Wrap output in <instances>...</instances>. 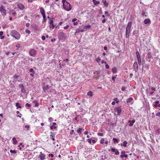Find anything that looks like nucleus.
<instances>
[{
	"mask_svg": "<svg viewBox=\"0 0 160 160\" xmlns=\"http://www.w3.org/2000/svg\"><path fill=\"white\" fill-rule=\"evenodd\" d=\"M147 14H146L145 11L144 10H143L142 12V16H145V17H147Z\"/></svg>",
	"mask_w": 160,
	"mask_h": 160,
	"instance_id": "4be33fe9",
	"label": "nucleus"
},
{
	"mask_svg": "<svg viewBox=\"0 0 160 160\" xmlns=\"http://www.w3.org/2000/svg\"><path fill=\"white\" fill-rule=\"evenodd\" d=\"M12 140L13 141V144H15L17 143V141L16 140V138L14 137L12 139Z\"/></svg>",
	"mask_w": 160,
	"mask_h": 160,
	"instance_id": "aec40b11",
	"label": "nucleus"
},
{
	"mask_svg": "<svg viewBox=\"0 0 160 160\" xmlns=\"http://www.w3.org/2000/svg\"><path fill=\"white\" fill-rule=\"evenodd\" d=\"M138 60L139 65L140 66L141 65L142 63L141 59H138Z\"/></svg>",
	"mask_w": 160,
	"mask_h": 160,
	"instance_id": "473e14b6",
	"label": "nucleus"
},
{
	"mask_svg": "<svg viewBox=\"0 0 160 160\" xmlns=\"http://www.w3.org/2000/svg\"><path fill=\"white\" fill-rule=\"evenodd\" d=\"M133 66L134 68L135 71L137 72L138 70V63L137 62H135L133 64Z\"/></svg>",
	"mask_w": 160,
	"mask_h": 160,
	"instance_id": "0eeeda50",
	"label": "nucleus"
},
{
	"mask_svg": "<svg viewBox=\"0 0 160 160\" xmlns=\"http://www.w3.org/2000/svg\"><path fill=\"white\" fill-rule=\"evenodd\" d=\"M114 101H115L116 103H118V102H119V101L118 100V98H114Z\"/></svg>",
	"mask_w": 160,
	"mask_h": 160,
	"instance_id": "4c0bfd02",
	"label": "nucleus"
},
{
	"mask_svg": "<svg viewBox=\"0 0 160 160\" xmlns=\"http://www.w3.org/2000/svg\"><path fill=\"white\" fill-rule=\"evenodd\" d=\"M115 111L117 112V115H119L121 112V108L120 107H118L115 109Z\"/></svg>",
	"mask_w": 160,
	"mask_h": 160,
	"instance_id": "423d86ee",
	"label": "nucleus"
},
{
	"mask_svg": "<svg viewBox=\"0 0 160 160\" xmlns=\"http://www.w3.org/2000/svg\"><path fill=\"white\" fill-rule=\"evenodd\" d=\"M43 22H46V19L45 15H43Z\"/></svg>",
	"mask_w": 160,
	"mask_h": 160,
	"instance_id": "e433bc0d",
	"label": "nucleus"
},
{
	"mask_svg": "<svg viewBox=\"0 0 160 160\" xmlns=\"http://www.w3.org/2000/svg\"><path fill=\"white\" fill-rule=\"evenodd\" d=\"M98 135L99 136H102L103 134L102 133H98Z\"/></svg>",
	"mask_w": 160,
	"mask_h": 160,
	"instance_id": "603ef678",
	"label": "nucleus"
},
{
	"mask_svg": "<svg viewBox=\"0 0 160 160\" xmlns=\"http://www.w3.org/2000/svg\"><path fill=\"white\" fill-rule=\"evenodd\" d=\"M93 2L94 5H97L100 3L99 1H97L96 0H92Z\"/></svg>",
	"mask_w": 160,
	"mask_h": 160,
	"instance_id": "f3484780",
	"label": "nucleus"
},
{
	"mask_svg": "<svg viewBox=\"0 0 160 160\" xmlns=\"http://www.w3.org/2000/svg\"><path fill=\"white\" fill-rule=\"evenodd\" d=\"M144 23L145 24H150L151 22L150 19H145L144 21Z\"/></svg>",
	"mask_w": 160,
	"mask_h": 160,
	"instance_id": "1a4fd4ad",
	"label": "nucleus"
},
{
	"mask_svg": "<svg viewBox=\"0 0 160 160\" xmlns=\"http://www.w3.org/2000/svg\"><path fill=\"white\" fill-rule=\"evenodd\" d=\"M91 27V26L90 25H88L87 26H85L84 27V29H87L88 28H89Z\"/></svg>",
	"mask_w": 160,
	"mask_h": 160,
	"instance_id": "a878e982",
	"label": "nucleus"
},
{
	"mask_svg": "<svg viewBox=\"0 0 160 160\" xmlns=\"http://www.w3.org/2000/svg\"><path fill=\"white\" fill-rule=\"evenodd\" d=\"M25 106L26 107H30L31 106V105L30 104H29L28 103H27L26 105H25Z\"/></svg>",
	"mask_w": 160,
	"mask_h": 160,
	"instance_id": "a18cd8bd",
	"label": "nucleus"
},
{
	"mask_svg": "<svg viewBox=\"0 0 160 160\" xmlns=\"http://www.w3.org/2000/svg\"><path fill=\"white\" fill-rule=\"evenodd\" d=\"M132 22H129L127 25L126 29V37L128 38L129 37L130 31L131 28Z\"/></svg>",
	"mask_w": 160,
	"mask_h": 160,
	"instance_id": "f03ea898",
	"label": "nucleus"
},
{
	"mask_svg": "<svg viewBox=\"0 0 160 160\" xmlns=\"http://www.w3.org/2000/svg\"><path fill=\"white\" fill-rule=\"evenodd\" d=\"M88 142L90 143H91L92 142L91 139L90 138L88 139Z\"/></svg>",
	"mask_w": 160,
	"mask_h": 160,
	"instance_id": "09e8293b",
	"label": "nucleus"
},
{
	"mask_svg": "<svg viewBox=\"0 0 160 160\" xmlns=\"http://www.w3.org/2000/svg\"><path fill=\"white\" fill-rule=\"evenodd\" d=\"M148 58L149 59V62H150V61L151 60V59H153V57L152 56V54H151V53H148Z\"/></svg>",
	"mask_w": 160,
	"mask_h": 160,
	"instance_id": "4468645a",
	"label": "nucleus"
},
{
	"mask_svg": "<svg viewBox=\"0 0 160 160\" xmlns=\"http://www.w3.org/2000/svg\"><path fill=\"white\" fill-rule=\"evenodd\" d=\"M18 6L19 8L22 10H23L24 8V5L20 3L18 4Z\"/></svg>",
	"mask_w": 160,
	"mask_h": 160,
	"instance_id": "9d476101",
	"label": "nucleus"
},
{
	"mask_svg": "<svg viewBox=\"0 0 160 160\" xmlns=\"http://www.w3.org/2000/svg\"><path fill=\"white\" fill-rule=\"evenodd\" d=\"M69 27L68 25H67L66 27H64V29H66L68 28Z\"/></svg>",
	"mask_w": 160,
	"mask_h": 160,
	"instance_id": "13d9d810",
	"label": "nucleus"
},
{
	"mask_svg": "<svg viewBox=\"0 0 160 160\" xmlns=\"http://www.w3.org/2000/svg\"><path fill=\"white\" fill-rule=\"evenodd\" d=\"M36 51L33 49H31L29 52L30 55L32 56H35L36 55Z\"/></svg>",
	"mask_w": 160,
	"mask_h": 160,
	"instance_id": "39448f33",
	"label": "nucleus"
},
{
	"mask_svg": "<svg viewBox=\"0 0 160 160\" xmlns=\"http://www.w3.org/2000/svg\"><path fill=\"white\" fill-rule=\"evenodd\" d=\"M111 151H112V152H115V151H116V150H115L114 148H112V149H111Z\"/></svg>",
	"mask_w": 160,
	"mask_h": 160,
	"instance_id": "bf43d9fd",
	"label": "nucleus"
},
{
	"mask_svg": "<svg viewBox=\"0 0 160 160\" xmlns=\"http://www.w3.org/2000/svg\"><path fill=\"white\" fill-rule=\"evenodd\" d=\"M87 95L90 96H92V92L91 91H90L88 93Z\"/></svg>",
	"mask_w": 160,
	"mask_h": 160,
	"instance_id": "393cba45",
	"label": "nucleus"
},
{
	"mask_svg": "<svg viewBox=\"0 0 160 160\" xmlns=\"http://www.w3.org/2000/svg\"><path fill=\"white\" fill-rule=\"evenodd\" d=\"M52 120V118H50L48 119V120L49 122H51Z\"/></svg>",
	"mask_w": 160,
	"mask_h": 160,
	"instance_id": "6e6d98bb",
	"label": "nucleus"
},
{
	"mask_svg": "<svg viewBox=\"0 0 160 160\" xmlns=\"http://www.w3.org/2000/svg\"><path fill=\"white\" fill-rule=\"evenodd\" d=\"M104 141V139H102L100 142V143L101 144H103V143L104 142H103V141Z\"/></svg>",
	"mask_w": 160,
	"mask_h": 160,
	"instance_id": "49530a36",
	"label": "nucleus"
},
{
	"mask_svg": "<svg viewBox=\"0 0 160 160\" xmlns=\"http://www.w3.org/2000/svg\"><path fill=\"white\" fill-rule=\"evenodd\" d=\"M112 71L113 73H116L117 72V69L116 68H112Z\"/></svg>",
	"mask_w": 160,
	"mask_h": 160,
	"instance_id": "c85d7f7f",
	"label": "nucleus"
},
{
	"mask_svg": "<svg viewBox=\"0 0 160 160\" xmlns=\"http://www.w3.org/2000/svg\"><path fill=\"white\" fill-rule=\"evenodd\" d=\"M155 104L154 105V106L155 107H160V104H159V102L158 101H156L155 102Z\"/></svg>",
	"mask_w": 160,
	"mask_h": 160,
	"instance_id": "ddd939ff",
	"label": "nucleus"
},
{
	"mask_svg": "<svg viewBox=\"0 0 160 160\" xmlns=\"http://www.w3.org/2000/svg\"><path fill=\"white\" fill-rule=\"evenodd\" d=\"M73 132H74V130H72V131H71V132H70V134H72L73 133Z\"/></svg>",
	"mask_w": 160,
	"mask_h": 160,
	"instance_id": "0e129e2a",
	"label": "nucleus"
},
{
	"mask_svg": "<svg viewBox=\"0 0 160 160\" xmlns=\"http://www.w3.org/2000/svg\"><path fill=\"white\" fill-rule=\"evenodd\" d=\"M76 20H77V19L76 18H74V19H72V22H75Z\"/></svg>",
	"mask_w": 160,
	"mask_h": 160,
	"instance_id": "338daca9",
	"label": "nucleus"
},
{
	"mask_svg": "<svg viewBox=\"0 0 160 160\" xmlns=\"http://www.w3.org/2000/svg\"><path fill=\"white\" fill-rule=\"evenodd\" d=\"M41 154L39 155V157L41 160H43L45 159V155L42 153V152H40Z\"/></svg>",
	"mask_w": 160,
	"mask_h": 160,
	"instance_id": "f8f14e48",
	"label": "nucleus"
},
{
	"mask_svg": "<svg viewBox=\"0 0 160 160\" xmlns=\"http://www.w3.org/2000/svg\"><path fill=\"white\" fill-rule=\"evenodd\" d=\"M101 63H106V62L104 61L103 60H102L101 61Z\"/></svg>",
	"mask_w": 160,
	"mask_h": 160,
	"instance_id": "69168bd1",
	"label": "nucleus"
},
{
	"mask_svg": "<svg viewBox=\"0 0 160 160\" xmlns=\"http://www.w3.org/2000/svg\"><path fill=\"white\" fill-rule=\"evenodd\" d=\"M102 2L104 4V5L106 7H108V3L106 2L105 0H102Z\"/></svg>",
	"mask_w": 160,
	"mask_h": 160,
	"instance_id": "dca6fc26",
	"label": "nucleus"
},
{
	"mask_svg": "<svg viewBox=\"0 0 160 160\" xmlns=\"http://www.w3.org/2000/svg\"><path fill=\"white\" fill-rule=\"evenodd\" d=\"M135 120L134 119L132 120V121L129 120L128 122L129 123H130V122H132V123H134L135 122Z\"/></svg>",
	"mask_w": 160,
	"mask_h": 160,
	"instance_id": "2f4dec72",
	"label": "nucleus"
},
{
	"mask_svg": "<svg viewBox=\"0 0 160 160\" xmlns=\"http://www.w3.org/2000/svg\"><path fill=\"white\" fill-rule=\"evenodd\" d=\"M60 37H65V34L62 32H60L58 34Z\"/></svg>",
	"mask_w": 160,
	"mask_h": 160,
	"instance_id": "a211bd4d",
	"label": "nucleus"
},
{
	"mask_svg": "<svg viewBox=\"0 0 160 160\" xmlns=\"http://www.w3.org/2000/svg\"><path fill=\"white\" fill-rule=\"evenodd\" d=\"M26 32L28 34H30V31L28 29L26 30Z\"/></svg>",
	"mask_w": 160,
	"mask_h": 160,
	"instance_id": "c03bdc74",
	"label": "nucleus"
},
{
	"mask_svg": "<svg viewBox=\"0 0 160 160\" xmlns=\"http://www.w3.org/2000/svg\"><path fill=\"white\" fill-rule=\"evenodd\" d=\"M62 2L63 4V8L67 11H69L71 9V7L69 3L66 1V0H62Z\"/></svg>",
	"mask_w": 160,
	"mask_h": 160,
	"instance_id": "f257e3e1",
	"label": "nucleus"
},
{
	"mask_svg": "<svg viewBox=\"0 0 160 160\" xmlns=\"http://www.w3.org/2000/svg\"><path fill=\"white\" fill-rule=\"evenodd\" d=\"M125 86H123L122 88V90L123 91H124L125 90Z\"/></svg>",
	"mask_w": 160,
	"mask_h": 160,
	"instance_id": "ea45409f",
	"label": "nucleus"
},
{
	"mask_svg": "<svg viewBox=\"0 0 160 160\" xmlns=\"http://www.w3.org/2000/svg\"><path fill=\"white\" fill-rule=\"evenodd\" d=\"M115 154L116 155H118L119 154V152L118 151L116 150V152H115Z\"/></svg>",
	"mask_w": 160,
	"mask_h": 160,
	"instance_id": "de8ad7c7",
	"label": "nucleus"
},
{
	"mask_svg": "<svg viewBox=\"0 0 160 160\" xmlns=\"http://www.w3.org/2000/svg\"><path fill=\"white\" fill-rule=\"evenodd\" d=\"M82 130V128H79L78 130H77V132L78 133L81 134Z\"/></svg>",
	"mask_w": 160,
	"mask_h": 160,
	"instance_id": "5701e85b",
	"label": "nucleus"
},
{
	"mask_svg": "<svg viewBox=\"0 0 160 160\" xmlns=\"http://www.w3.org/2000/svg\"><path fill=\"white\" fill-rule=\"evenodd\" d=\"M53 21L52 20H51L49 21V23L50 24V28H53L54 27V25L53 24Z\"/></svg>",
	"mask_w": 160,
	"mask_h": 160,
	"instance_id": "6e6552de",
	"label": "nucleus"
},
{
	"mask_svg": "<svg viewBox=\"0 0 160 160\" xmlns=\"http://www.w3.org/2000/svg\"><path fill=\"white\" fill-rule=\"evenodd\" d=\"M113 142L114 143H118V139L115 138H113Z\"/></svg>",
	"mask_w": 160,
	"mask_h": 160,
	"instance_id": "b1692460",
	"label": "nucleus"
},
{
	"mask_svg": "<svg viewBox=\"0 0 160 160\" xmlns=\"http://www.w3.org/2000/svg\"><path fill=\"white\" fill-rule=\"evenodd\" d=\"M156 115L157 116H158L159 117H160V112H158L157 113H156Z\"/></svg>",
	"mask_w": 160,
	"mask_h": 160,
	"instance_id": "58836bf2",
	"label": "nucleus"
},
{
	"mask_svg": "<svg viewBox=\"0 0 160 160\" xmlns=\"http://www.w3.org/2000/svg\"><path fill=\"white\" fill-rule=\"evenodd\" d=\"M11 35L17 39H19L20 38V34L15 30H13L11 32Z\"/></svg>",
	"mask_w": 160,
	"mask_h": 160,
	"instance_id": "7ed1b4c3",
	"label": "nucleus"
},
{
	"mask_svg": "<svg viewBox=\"0 0 160 160\" xmlns=\"http://www.w3.org/2000/svg\"><path fill=\"white\" fill-rule=\"evenodd\" d=\"M40 12L41 14H42V16H43V15H45L44 11L42 8H40Z\"/></svg>",
	"mask_w": 160,
	"mask_h": 160,
	"instance_id": "2eb2a0df",
	"label": "nucleus"
},
{
	"mask_svg": "<svg viewBox=\"0 0 160 160\" xmlns=\"http://www.w3.org/2000/svg\"><path fill=\"white\" fill-rule=\"evenodd\" d=\"M10 152L11 153H16L17 152V151L16 150H10Z\"/></svg>",
	"mask_w": 160,
	"mask_h": 160,
	"instance_id": "7c9ffc66",
	"label": "nucleus"
},
{
	"mask_svg": "<svg viewBox=\"0 0 160 160\" xmlns=\"http://www.w3.org/2000/svg\"><path fill=\"white\" fill-rule=\"evenodd\" d=\"M0 12L2 13V15L4 16L6 15V10L4 9V7L2 5L1 7H0Z\"/></svg>",
	"mask_w": 160,
	"mask_h": 160,
	"instance_id": "20e7f679",
	"label": "nucleus"
},
{
	"mask_svg": "<svg viewBox=\"0 0 160 160\" xmlns=\"http://www.w3.org/2000/svg\"><path fill=\"white\" fill-rule=\"evenodd\" d=\"M25 127L26 128H29L30 126L29 125H26L25 126Z\"/></svg>",
	"mask_w": 160,
	"mask_h": 160,
	"instance_id": "680f3d73",
	"label": "nucleus"
},
{
	"mask_svg": "<svg viewBox=\"0 0 160 160\" xmlns=\"http://www.w3.org/2000/svg\"><path fill=\"white\" fill-rule=\"evenodd\" d=\"M105 14L106 16H109V14L108 13V12L107 11L105 12Z\"/></svg>",
	"mask_w": 160,
	"mask_h": 160,
	"instance_id": "8fccbe9b",
	"label": "nucleus"
},
{
	"mask_svg": "<svg viewBox=\"0 0 160 160\" xmlns=\"http://www.w3.org/2000/svg\"><path fill=\"white\" fill-rule=\"evenodd\" d=\"M42 40H44L45 39V37L44 36H43L42 37Z\"/></svg>",
	"mask_w": 160,
	"mask_h": 160,
	"instance_id": "864d4df0",
	"label": "nucleus"
},
{
	"mask_svg": "<svg viewBox=\"0 0 160 160\" xmlns=\"http://www.w3.org/2000/svg\"><path fill=\"white\" fill-rule=\"evenodd\" d=\"M117 75H116V76H113L112 77V80L114 81H115V79L116 78V76H117Z\"/></svg>",
	"mask_w": 160,
	"mask_h": 160,
	"instance_id": "a19ab883",
	"label": "nucleus"
},
{
	"mask_svg": "<svg viewBox=\"0 0 160 160\" xmlns=\"http://www.w3.org/2000/svg\"><path fill=\"white\" fill-rule=\"evenodd\" d=\"M101 60V59L99 57H98V58L96 59V61L98 62H99Z\"/></svg>",
	"mask_w": 160,
	"mask_h": 160,
	"instance_id": "f704fd0d",
	"label": "nucleus"
},
{
	"mask_svg": "<svg viewBox=\"0 0 160 160\" xmlns=\"http://www.w3.org/2000/svg\"><path fill=\"white\" fill-rule=\"evenodd\" d=\"M123 146L124 147H127V144L128 143V142L127 141H124L123 142Z\"/></svg>",
	"mask_w": 160,
	"mask_h": 160,
	"instance_id": "cd10ccee",
	"label": "nucleus"
},
{
	"mask_svg": "<svg viewBox=\"0 0 160 160\" xmlns=\"http://www.w3.org/2000/svg\"><path fill=\"white\" fill-rule=\"evenodd\" d=\"M19 105V103L18 102H17L16 103V107H18V108H21V107Z\"/></svg>",
	"mask_w": 160,
	"mask_h": 160,
	"instance_id": "c756f323",
	"label": "nucleus"
},
{
	"mask_svg": "<svg viewBox=\"0 0 160 160\" xmlns=\"http://www.w3.org/2000/svg\"><path fill=\"white\" fill-rule=\"evenodd\" d=\"M35 106L36 107H38L39 106V103L38 102L36 103Z\"/></svg>",
	"mask_w": 160,
	"mask_h": 160,
	"instance_id": "e2e57ef3",
	"label": "nucleus"
},
{
	"mask_svg": "<svg viewBox=\"0 0 160 160\" xmlns=\"http://www.w3.org/2000/svg\"><path fill=\"white\" fill-rule=\"evenodd\" d=\"M120 157L121 158H122L123 157H125L127 158L128 157V155L127 154H122Z\"/></svg>",
	"mask_w": 160,
	"mask_h": 160,
	"instance_id": "bb28decb",
	"label": "nucleus"
},
{
	"mask_svg": "<svg viewBox=\"0 0 160 160\" xmlns=\"http://www.w3.org/2000/svg\"><path fill=\"white\" fill-rule=\"evenodd\" d=\"M19 87L20 88H21L22 92H23L24 93L26 92V90L25 89L23 85V84H22L21 83L19 85Z\"/></svg>",
	"mask_w": 160,
	"mask_h": 160,
	"instance_id": "9b49d317",
	"label": "nucleus"
},
{
	"mask_svg": "<svg viewBox=\"0 0 160 160\" xmlns=\"http://www.w3.org/2000/svg\"><path fill=\"white\" fill-rule=\"evenodd\" d=\"M53 128H54V129H55L56 128V126H54L53 127V126H51V127H50V129H52H52Z\"/></svg>",
	"mask_w": 160,
	"mask_h": 160,
	"instance_id": "37998d69",
	"label": "nucleus"
},
{
	"mask_svg": "<svg viewBox=\"0 0 160 160\" xmlns=\"http://www.w3.org/2000/svg\"><path fill=\"white\" fill-rule=\"evenodd\" d=\"M48 156L49 157H52L53 156V155L52 154H50Z\"/></svg>",
	"mask_w": 160,
	"mask_h": 160,
	"instance_id": "052dcab7",
	"label": "nucleus"
},
{
	"mask_svg": "<svg viewBox=\"0 0 160 160\" xmlns=\"http://www.w3.org/2000/svg\"><path fill=\"white\" fill-rule=\"evenodd\" d=\"M50 136L51 137V138L53 141L55 140V138H53V136L52 135H51Z\"/></svg>",
	"mask_w": 160,
	"mask_h": 160,
	"instance_id": "79ce46f5",
	"label": "nucleus"
},
{
	"mask_svg": "<svg viewBox=\"0 0 160 160\" xmlns=\"http://www.w3.org/2000/svg\"><path fill=\"white\" fill-rule=\"evenodd\" d=\"M29 71L32 73H35V72L32 68L30 69L29 70Z\"/></svg>",
	"mask_w": 160,
	"mask_h": 160,
	"instance_id": "72a5a7b5",
	"label": "nucleus"
},
{
	"mask_svg": "<svg viewBox=\"0 0 160 160\" xmlns=\"http://www.w3.org/2000/svg\"><path fill=\"white\" fill-rule=\"evenodd\" d=\"M137 57L138 60V59L139 60V59H141L140 55H137Z\"/></svg>",
	"mask_w": 160,
	"mask_h": 160,
	"instance_id": "3c124183",
	"label": "nucleus"
},
{
	"mask_svg": "<svg viewBox=\"0 0 160 160\" xmlns=\"http://www.w3.org/2000/svg\"><path fill=\"white\" fill-rule=\"evenodd\" d=\"M133 100V98H129L127 101V102L128 103H130Z\"/></svg>",
	"mask_w": 160,
	"mask_h": 160,
	"instance_id": "412c9836",
	"label": "nucleus"
},
{
	"mask_svg": "<svg viewBox=\"0 0 160 160\" xmlns=\"http://www.w3.org/2000/svg\"><path fill=\"white\" fill-rule=\"evenodd\" d=\"M88 133V132L87 131H86L84 132V134L85 135H87Z\"/></svg>",
	"mask_w": 160,
	"mask_h": 160,
	"instance_id": "774afa93",
	"label": "nucleus"
},
{
	"mask_svg": "<svg viewBox=\"0 0 160 160\" xmlns=\"http://www.w3.org/2000/svg\"><path fill=\"white\" fill-rule=\"evenodd\" d=\"M48 86L47 85V86L46 87L43 88V89L44 90H44H46L48 89Z\"/></svg>",
	"mask_w": 160,
	"mask_h": 160,
	"instance_id": "c9c22d12",
	"label": "nucleus"
},
{
	"mask_svg": "<svg viewBox=\"0 0 160 160\" xmlns=\"http://www.w3.org/2000/svg\"><path fill=\"white\" fill-rule=\"evenodd\" d=\"M13 77L15 79H17L20 78V76L16 74L13 75Z\"/></svg>",
	"mask_w": 160,
	"mask_h": 160,
	"instance_id": "6ab92c4d",
	"label": "nucleus"
},
{
	"mask_svg": "<svg viewBox=\"0 0 160 160\" xmlns=\"http://www.w3.org/2000/svg\"><path fill=\"white\" fill-rule=\"evenodd\" d=\"M100 76H101L100 75V73H97V77H99Z\"/></svg>",
	"mask_w": 160,
	"mask_h": 160,
	"instance_id": "5fc2aeb1",
	"label": "nucleus"
},
{
	"mask_svg": "<svg viewBox=\"0 0 160 160\" xmlns=\"http://www.w3.org/2000/svg\"><path fill=\"white\" fill-rule=\"evenodd\" d=\"M105 67L107 69H108L109 68V66L108 64H106L105 65Z\"/></svg>",
	"mask_w": 160,
	"mask_h": 160,
	"instance_id": "4d7b16f0",
	"label": "nucleus"
}]
</instances>
